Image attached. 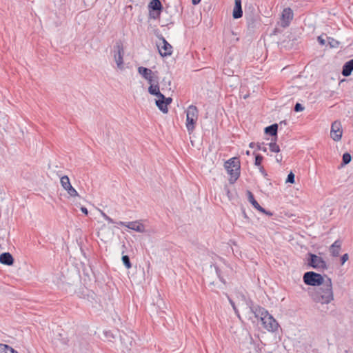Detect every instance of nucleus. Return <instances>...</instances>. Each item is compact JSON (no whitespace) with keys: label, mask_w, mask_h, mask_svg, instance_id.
<instances>
[{"label":"nucleus","mask_w":353,"mask_h":353,"mask_svg":"<svg viewBox=\"0 0 353 353\" xmlns=\"http://www.w3.org/2000/svg\"><path fill=\"white\" fill-rule=\"evenodd\" d=\"M325 281L321 285L310 292L312 299L316 303L328 304L334 300L332 279L327 275Z\"/></svg>","instance_id":"nucleus-1"},{"label":"nucleus","mask_w":353,"mask_h":353,"mask_svg":"<svg viewBox=\"0 0 353 353\" xmlns=\"http://www.w3.org/2000/svg\"><path fill=\"white\" fill-rule=\"evenodd\" d=\"M224 167L230 175L229 182L234 184L240 176L241 163L238 157H232L225 162Z\"/></svg>","instance_id":"nucleus-2"},{"label":"nucleus","mask_w":353,"mask_h":353,"mask_svg":"<svg viewBox=\"0 0 353 353\" xmlns=\"http://www.w3.org/2000/svg\"><path fill=\"white\" fill-rule=\"evenodd\" d=\"M325 275L323 276L319 273L308 271L304 273L303 280L307 285L319 287L325 281Z\"/></svg>","instance_id":"nucleus-3"},{"label":"nucleus","mask_w":353,"mask_h":353,"mask_svg":"<svg viewBox=\"0 0 353 353\" xmlns=\"http://www.w3.org/2000/svg\"><path fill=\"white\" fill-rule=\"evenodd\" d=\"M306 260H307V265L310 268H312L316 269V270L327 269V263L323 260V259L314 253L308 252L307 254Z\"/></svg>","instance_id":"nucleus-4"},{"label":"nucleus","mask_w":353,"mask_h":353,"mask_svg":"<svg viewBox=\"0 0 353 353\" xmlns=\"http://www.w3.org/2000/svg\"><path fill=\"white\" fill-rule=\"evenodd\" d=\"M149 17L152 19H159L164 8L160 0H151L148 5Z\"/></svg>","instance_id":"nucleus-5"},{"label":"nucleus","mask_w":353,"mask_h":353,"mask_svg":"<svg viewBox=\"0 0 353 353\" xmlns=\"http://www.w3.org/2000/svg\"><path fill=\"white\" fill-rule=\"evenodd\" d=\"M241 297L245 301L246 305L250 308V312L254 314V316L257 319H260L262 321L263 316H268L269 312L265 308L259 306L254 305L253 301L251 299H246L244 294H241Z\"/></svg>","instance_id":"nucleus-6"},{"label":"nucleus","mask_w":353,"mask_h":353,"mask_svg":"<svg viewBox=\"0 0 353 353\" xmlns=\"http://www.w3.org/2000/svg\"><path fill=\"white\" fill-rule=\"evenodd\" d=\"M121 349L124 353H131L132 347L135 345V341L132 336L122 332L119 334Z\"/></svg>","instance_id":"nucleus-7"},{"label":"nucleus","mask_w":353,"mask_h":353,"mask_svg":"<svg viewBox=\"0 0 353 353\" xmlns=\"http://www.w3.org/2000/svg\"><path fill=\"white\" fill-rule=\"evenodd\" d=\"M113 52L118 68L122 70L123 68V46L121 41L119 40L116 42L113 48Z\"/></svg>","instance_id":"nucleus-8"},{"label":"nucleus","mask_w":353,"mask_h":353,"mask_svg":"<svg viewBox=\"0 0 353 353\" xmlns=\"http://www.w3.org/2000/svg\"><path fill=\"white\" fill-rule=\"evenodd\" d=\"M156 36L162 41V45H157L160 55L163 57L170 56L172 53V46L166 41L161 34L156 33Z\"/></svg>","instance_id":"nucleus-9"},{"label":"nucleus","mask_w":353,"mask_h":353,"mask_svg":"<svg viewBox=\"0 0 353 353\" xmlns=\"http://www.w3.org/2000/svg\"><path fill=\"white\" fill-rule=\"evenodd\" d=\"M263 327L269 332H275L278 330L279 326L276 319L270 314L268 316H263L261 321Z\"/></svg>","instance_id":"nucleus-10"},{"label":"nucleus","mask_w":353,"mask_h":353,"mask_svg":"<svg viewBox=\"0 0 353 353\" xmlns=\"http://www.w3.org/2000/svg\"><path fill=\"white\" fill-rule=\"evenodd\" d=\"M343 134L342 125L340 121H334L331 125L330 137L335 141H339L341 139Z\"/></svg>","instance_id":"nucleus-11"},{"label":"nucleus","mask_w":353,"mask_h":353,"mask_svg":"<svg viewBox=\"0 0 353 353\" xmlns=\"http://www.w3.org/2000/svg\"><path fill=\"white\" fill-rule=\"evenodd\" d=\"M247 28L250 32H254L261 25V17L259 14L245 17Z\"/></svg>","instance_id":"nucleus-12"},{"label":"nucleus","mask_w":353,"mask_h":353,"mask_svg":"<svg viewBox=\"0 0 353 353\" xmlns=\"http://www.w3.org/2000/svg\"><path fill=\"white\" fill-rule=\"evenodd\" d=\"M294 14L290 8H284L281 17V26L283 28H287L290 26L291 21L293 19Z\"/></svg>","instance_id":"nucleus-13"},{"label":"nucleus","mask_w":353,"mask_h":353,"mask_svg":"<svg viewBox=\"0 0 353 353\" xmlns=\"http://www.w3.org/2000/svg\"><path fill=\"white\" fill-rule=\"evenodd\" d=\"M119 225L127 227L128 228L134 230L137 232L143 233L145 232V226L139 221L131 222L119 221L117 223Z\"/></svg>","instance_id":"nucleus-14"},{"label":"nucleus","mask_w":353,"mask_h":353,"mask_svg":"<svg viewBox=\"0 0 353 353\" xmlns=\"http://www.w3.org/2000/svg\"><path fill=\"white\" fill-rule=\"evenodd\" d=\"M138 72L143 79H146L148 82H150L158 77L157 71L153 72L150 69L143 66L138 68Z\"/></svg>","instance_id":"nucleus-15"},{"label":"nucleus","mask_w":353,"mask_h":353,"mask_svg":"<svg viewBox=\"0 0 353 353\" xmlns=\"http://www.w3.org/2000/svg\"><path fill=\"white\" fill-rule=\"evenodd\" d=\"M297 44V39L290 38L289 37L285 38L281 41L278 42V46L281 49L290 50L295 48Z\"/></svg>","instance_id":"nucleus-16"},{"label":"nucleus","mask_w":353,"mask_h":353,"mask_svg":"<svg viewBox=\"0 0 353 353\" xmlns=\"http://www.w3.org/2000/svg\"><path fill=\"white\" fill-rule=\"evenodd\" d=\"M159 77L155 78L154 80L151 81L150 82H148L150 84V86L148 87V92L155 97H159L162 93L160 92V87H159Z\"/></svg>","instance_id":"nucleus-17"},{"label":"nucleus","mask_w":353,"mask_h":353,"mask_svg":"<svg viewBox=\"0 0 353 353\" xmlns=\"http://www.w3.org/2000/svg\"><path fill=\"white\" fill-rule=\"evenodd\" d=\"M242 17V0H234V6L232 11V17L234 19H238L241 18Z\"/></svg>","instance_id":"nucleus-18"},{"label":"nucleus","mask_w":353,"mask_h":353,"mask_svg":"<svg viewBox=\"0 0 353 353\" xmlns=\"http://www.w3.org/2000/svg\"><path fill=\"white\" fill-rule=\"evenodd\" d=\"M279 130V124L273 123L264 128V133L267 135L271 136L274 141L277 140V134Z\"/></svg>","instance_id":"nucleus-19"},{"label":"nucleus","mask_w":353,"mask_h":353,"mask_svg":"<svg viewBox=\"0 0 353 353\" xmlns=\"http://www.w3.org/2000/svg\"><path fill=\"white\" fill-rule=\"evenodd\" d=\"M14 262L12 255L10 252H3L0 254V263L6 265H12Z\"/></svg>","instance_id":"nucleus-20"},{"label":"nucleus","mask_w":353,"mask_h":353,"mask_svg":"<svg viewBox=\"0 0 353 353\" xmlns=\"http://www.w3.org/2000/svg\"><path fill=\"white\" fill-rule=\"evenodd\" d=\"M246 194L248 196V200L252 204V205L258 211L263 212L264 208L259 204L257 201L255 199L252 192L250 190H247Z\"/></svg>","instance_id":"nucleus-21"},{"label":"nucleus","mask_w":353,"mask_h":353,"mask_svg":"<svg viewBox=\"0 0 353 353\" xmlns=\"http://www.w3.org/2000/svg\"><path fill=\"white\" fill-rule=\"evenodd\" d=\"M353 71V59L346 61L342 68L341 74L343 76L347 77L350 76Z\"/></svg>","instance_id":"nucleus-22"},{"label":"nucleus","mask_w":353,"mask_h":353,"mask_svg":"<svg viewBox=\"0 0 353 353\" xmlns=\"http://www.w3.org/2000/svg\"><path fill=\"white\" fill-rule=\"evenodd\" d=\"M157 99H155V104L159 108L160 111H161L163 113H168V108L167 107L165 101H163V94H161L159 97H157Z\"/></svg>","instance_id":"nucleus-23"},{"label":"nucleus","mask_w":353,"mask_h":353,"mask_svg":"<svg viewBox=\"0 0 353 353\" xmlns=\"http://www.w3.org/2000/svg\"><path fill=\"white\" fill-rule=\"evenodd\" d=\"M341 243L339 240H336L334 243L330 246V252L332 256L336 257L339 255V252L341 250Z\"/></svg>","instance_id":"nucleus-24"},{"label":"nucleus","mask_w":353,"mask_h":353,"mask_svg":"<svg viewBox=\"0 0 353 353\" xmlns=\"http://www.w3.org/2000/svg\"><path fill=\"white\" fill-rule=\"evenodd\" d=\"M198 119L190 118L189 116L186 117V128L188 132L190 134L195 129V125Z\"/></svg>","instance_id":"nucleus-25"},{"label":"nucleus","mask_w":353,"mask_h":353,"mask_svg":"<svg viewBox=\"0 0 353 353\" xmlns=\"http://www.w3.org/2000/svg\"><path fill=\"white\" fill-rule=\"evenodd\" d=\"M259 14L256 12L254 6L252 3H246L245 5V17L254 15H258Z\"/></svg>","instance_id":"nucleus-26"},{"label":"nucleus","mask_w":353,"mask_h":353,"mask_svg":"<svg viewBox=\"0 0 353 353\" xmlns=\"http://www.w3.org/2000/svg\"><path fill=\"white\" fill-rule=\"evenodd\" d=\"M185 112H186V117L189 116L190 118L198 119L199 110H198V108H196V106H195L194 105H190L188 108V109L185 111Z\"/></svg>","instance_id":"nucleus-27"},{"label":"nucleus","mask_w":353,"mask_h":353,"mask_svg":"<svg viewBox=\"0 0 353 353\" xmlns=\"http://www.w3.org/2000/svg\"><path fill=\"white\" fill-rule=\"evenodd\" d=\"M122 248L123 249L122 251V254H123V253L125 252V250L126 249L125 244H123ZM121 260H122V262H123L124 266L127 269H130L132 268V263L130 262V257L128 255H123Z\"/></svg>","instance_id":"nucleus-28"},{"label":"nucleus","mask_w":353,"mask_h":353,"mask_svg":"<svg viewBox=\"0 0 353 353\" xmlns=\"http://www.w3.org/2000/svg\"><path fill=\"white\" fill-rule=\"evenodd\" d=\"M0 353H18L12 347L7 344H0Z\"/></svg>","instance_id":"nucleus-29"},{"label":"nucleus","mask_w":353,"mask_h":353,"mask_svg":"<svg viewBox=\"0 0 353 353\" xmlns=\"http://www.w3.org/2000/svg\"><path fill=\"white\" fill-rule=\"evenodd\" d=\"M162 88L161 90L165 91L166 90H171V80L168 79L166 77H164L161 81Z\"/></svg>","instance_id":"nucleus-30"},{"label":"nucleus","mask_w":353,"mask_h":353,"mask_svg":"<svg viewBox=\"0 0 353 353\" xmlns=\"http://www.w3.org/2000/svg\"><path fill=\"white\" fill-rule=\"evenodd\" d=\"M352 160V156L351 154L346 152L345 153H343V156H342V161H341V166H344V165H347Z\"/></svg>","instance_id":"nucleus-31"},{"label":"nucleus","mask_w":353,"mask_h":353,"mask_svg":"<svg viewBox=\"0 0 353 353\" xmlns=\"http://www.w3.org/2000/svg\"><path fill=\"white\" fill-rule=\"evenodd\" d=\"M327 45L330 46V48H338L339 46L340 42L335 39L330 37H326Z\"/></svg>","instance_id":"nucleus-32"},{"label":"nucleus","mask_w":353,"mask_h":353,"mask_svg":"<svg viewBox=\"0 0 353 353\" xmlns=\"http://www.w3.org/2000/svg\"><path fill=\"white\" fill-rule=\"evenodd\" d=\"M276 141H274L273 138L272 139V142L270 143L269 148L271 152H280V148L279 145L276 143Z\"/></svg>","instance_id":"nucleus-33"},{"label":"nucleus","mask_w":353,"mask_h":353,"mask_svg":"<svg viewBox=\"0 0 353 353\" xmlns=\"http://www.w3.org/2000/svg\"><path fill=\"white\" fill-rule=\"evenodd\" d=\"M253 154L254 155L255 157L254 165L258 167L262 166L261 163L263 160V157L261 154L256 152H253Z\"/></svg>","instance_id":"nucleus-34"},{"label":"nucleus","mask_w":353,"mask_h":353,"mask_svg":"<svg viewBox=\"0 0 353 353\" xmlns=\"http://www.w3.org/2000/svg\"><path fill=\"white\" fill-rule=\"evenodd\" d=\"M61 184L62 185V187L65 189L68 186H69L70 185H71L70 183V179L68 176L65 175L63 176H62L61 178Z\"/></svg>","instance_id":"nucleus-35"},{"label":"nucleus","mask_w":353,"mask_h":353,"mask_svg":"<svg viewBox=\"0 0 353 353\" xmlns=\"http://www.w3.org/2000/svg\"><path fill=\"white\" fill-rule=\"evenodd\" d=\"M65 190L70 196L74 197L79 196L77 191L72 186V185L68 186Z\"/></svg>","instance_id":"nucleus-36"},{"label":"nucleus","mask_w":353,"mask_h":353,"mask_svg":"<svg viewBox=\"0 0 353 353\" xmlns=\"http://www.w3.org/2000/svg\"><path fill=\"white\" fill-rule=\"evenodd\" d=\"M86 299L90 301L91 303H97V295L93 292V291H90L89 292L87 295H86Z\"/></svg>","instance_id":"nucleus-37"},{"label":"nucleus","mask_w":353,"mask_h":353,"mask_svg":"<svg viewBox=\"0 0 353 353\" xmlns=\"http://www.w3.org/2000/svg\"><path fill=\"white\" fill-rule=\"evenodd\" d=\"M103 333H104L105 339L108 341L114 342V339H115L116 336L112 331H110V330L104 331Z\"/></svg>","instance_id":"nucleus-38"},{"label":"nucleus","mask_w":353,"mask_h":353,"mask_svg":"<svg viewBox=\"0 0 353 353\" xmlns=\"http://www.w3.org/2000/svg\"><path fill=\"white\" fill-rule=\"evenodd\" d=\"M295 175L294 174L290 171V173L288 174V176H287V179L285 180V183H294L295 182Z\"/></svg>","instance_id":"nucleus-39"},{"label":"nucleus","mask_w":353,"mask_h":353,"mask_svg":"<svg viewBox=\"0 0 353 353\" xmlns=\"http://www.w3.org/2000/svg\"><path fill=\"white\" fill-rule=\"evenodd\" d=\"M304 110V107L300 103H296L294 107V111L296 112H301Z\"/></svg>","instance_id":"nucleus-40"},{"label":"nucleus","mask_w":353,"mask_h":353,"mask_svg":"<svg viewBox=\"0 0 353 353\" xmlns=\"http://www.w3.org/2000/svg\"><path fill=\"white\" fill-rule=\"evenodd\" d=\"M228 301H229L230 305H232L233 310H234L235 313L238 315V316H239V310L236 308L234 301L232 299H231L229 296H228Z\"/></svg>","instance_id":"nucleus-41"},{"label":"nucleus","mask_w":353,"mask_h":353,"mask_svg":"<svg viewBox=\"0 0 353 353\" xmlns=\"http://www.w3.org/2000/svg\"><path fill=\"white\" fill-rule=\"evenodd\" d=\"M349 259L348 254L345 253L341 256V265H343Z\"/></svg>","instance_id":"nucleus-42"},{"label":"nucleus","mask_w":353,"mask_h":353,"mask_svg":"<svg viewBox=\"0 0 353 353\" xmlns=\"http://www.w3.org/2000/svg\"><path fill=\"white\" fill-rule=\"evenodd\" d=\"M162 99H163V101H165L167 106L169 105L172 101V99L171 97H165L164 94H163Z\"/></svg>","instance_id":"nucleus-43"},{"label":"nucleus","mask_w":353,"mask_h":353,"mask_svg":"<svg viewBox=\"0 0 353 353\" xmlns=\"http://www.w3.org/2000/svg\"><path fill=\"white\" fill-rule=\"evenodd\" d=\"M102 214V216H103V218L108 221V223H114V221H113V219L112 218H110V216H108L106 214H105L104 212H101Z\"/></svg>","instance_id":"nucleus-44"},{"label":"nucleus","mask_w":353,"mask_h":353,"mask_svg":"<svg viewBox=\"0 0 353 353\" xmlns=\"http://www.w3.org/2000/svg\"><path fill=\"white\" fill-rule=\"evenodd\" d=\"M241 212L243 218L245 219L249 222L250 219L245 212V209L243 207H241Z\"/></svg>","instance_id":"nucleus-45"},{"label":"nucleus","mask_w":353,"mask_h":353,"mask_svg":"<svg viewBox=\"0 0 353 353\" xmlns=\"http://www.w3.org/2000/svg\"><path fill=\"white\" fill-rule=\"evenodd\" d=\"M262 144H264V143H262ZM256 149L258 150H262L264 152H267V148L265 147H262L261 146V143H257V144H256Z\"/></svg>","instance_id":"nucleus-46"},{"label":"nucleus","mask_w":353,"mask_h":353,"mask_svg":"<svg viewBox=\"0 0 353 353\" xmlns=\"http://www.w3.org/2000/svg\"><path fill=\"white\" fill-rule=\"evenodd\" d=\"M317 40L321 46H324L326 43V40L323 38V35L319 36Z\"/></svg>","instance_id":"nucleus-47"},{"label":"nucleus","mask_w":353,"mask_h":353,"mask_svg":"<svg viewBox=\"0 0 353 353\" xmlns=\"http://www.w3.org/2000/svg\"><path fill=\"white\" fill-rule=\"evenodd\" d=\"M280 32H281V30H280L279 28H275L273 30L272 32L270 34V35H271V36H272V35H276V34H279V33H280Z\"/></svg>","instance_id":"nucleus-48"},{"label":"nucleus","mask_w":353,"mask_h":353,"mask_svg":"<svg viewBox=\"0 0 353 353\" xmlns=\"http://www.w3.org/2000/svg\"><path fill=\"white\" fill-rule=\"evenodd\" d=\"M259 170H260V172H261V174H262L264 176H267V175H268V174H267L266 171L265 170V169H264V168H263V166H260V167H259Z\"/></svg>","instance_id":"nucleus-49"},{"label":"nucleus","mask_w":353,"mask_h":353,"mask_svg":"<svg viewBox=\"0 0 353 353\" xmlns=\"http://www.w3.org/2000/svg\"><path fill=\"white\" fill-rule=\"evenodd\" d=\"M215 270H216V273L218 276V277H220V276H221V270L219 269V268L218 266H215Z\"/></svg>","instance_id":"nucleus-50"},{"label":"nucleus","mask_w":353,"mask_h":353,"mask_svg":"<svg viewBox=\"0 0 353 353\" xmlns=\"http://www.w3.org/2000/svg\"><path fill=\"white\" fill-rule=\"evenodd\" d=\"M81 212H82L84 214H85V215H88V209H87L85 207H81Z\"/></svg>","instance_id":"nucleus-51"},{"label":"nucleus","mask_w":353,"mask_h":353,"mask_svg":"<svg viewBox=\"0 0 353 353\" xmlns=\"http://www.w3.org/2000/svg\"><path fill=\"white\" fill-rule=\"evenodd\" d=\"M261 212L263 213V214H266L268 216H272V213L270 211H268L265 208H264L263 212Z\"/></svg>","instance_id":"nucleus-52"},{"label":"nucleus","mask_w":353,"mask_h":353,"mask_svg":"<svg viewBox=\"0 0 353 353\" xmlns=\"http://www.w3.org/2000/svg\"><path fill=\"white\" fill-rule=\"evenodd\" d=\"M224 190H225V192H226V194H227L228 196L230 198V190H229L228 187L227 185H225V188H224Z\"/></svg>","instance_id":"nucleus-53"},{"label":"nucleus","mask_w":353,"mask_h":353,"mask_svg":"<svg viewBox=\"0 0 353 353\" xmlns=\"http://www.w3.org/2000/svg\"><path fill=\"white\" fill-rule=\"evenodd\" d=\"M201 0H192V3L194 6H196L201 2Z\"/></svg>","instance_id":"nucleus-54"},{"label":"nucleus","mask_w":353,"mask_h":353,"mask_svg":"<svg viewBox=\"0 0 353 353\" xmlns=\"http://www.w3.org/2000/svg\"><path fill=\"white\" fill-rule=\"evenodd\" d=\"M283 125H287V121H286V120L281 121L279 123V125H280V126H281L280 129H281V126H282Z\"/></svg>","instance_id":"nucleus-55"},{"label":"nucleus","mask_w":353,"mask_h":353,"mask_svg":"<svg viewBox=\"0 0 353 353\" xmlns=\"http://www.w3.org/2000/svg\"><path fill=\"white\" fill-rule=\"evenodd\" d=\"M255 146V143L251 142L249 145V147L253 148Z\"/></svg>","instance_id":"nucleus-56"},{"label":"nucleus","mask_w":353,"mask_h":353,"mask_svg":"<svg viewBox=\"0 0 353 353\" xmlns=\"http://www.w3.org/2000/svg\"><path fill=\"white\" fill-rule=\"evenodd\" d=\"M219 278L222 283H225V279L221 276H220Z\"/></svg>","instance_id":"nucleus-57"},{"label":"nucleus","mask_w":353,"mask_h":353,"mask_svg":"<svg viewBox=\"0 0 353 353\" xmlns=\"http://www.w3.org/2000/svg\"><path fill=\"white\" fill-rule=\"evenodd\" d=\"M276 161H277V162H281L282 161V157L281 156L280 158H278L276 157Z\"/></svg>","instance_id":"nucleus-58"},{"label":"nucleus","mask_w":353,"mask_h":353,"mask_svg":"<svg viewBox=\"0 0 353 353\" xmlns=\"http://www.w3.org/2000/svg\"><path fill=\"white\" fill-rule=\"evenodd\" d=\"M246 154H247V155H250V151H249V150H248V151L246 152Z\"/></svg>","instance_id":"nucleus-59"}]
</instances>
